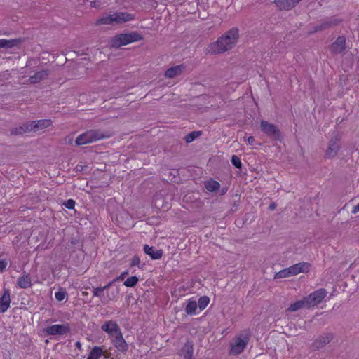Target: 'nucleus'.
Here are the masks:
<instances>
[{
    "mask_svg": "<svg viewBox=\"0 0 359 359\" xmlns=\"http://www.w3.org/2000/svg\"><path fill=\"white\" fill-rule=\"evenodd\" d=\"M239 39V30L233 27L223 34L218 39L211 43L210 50L212 53L220 54L232 49Z\"/></svg>",
    "mask_w": 359,
    "mask_h": 359,
    "instance_id": "f257e3e1",
    "label": "nucleus"
},
{
    "mask_svg": "<svg viewBox=\"0 0 359 359\" xmlns=\"http://www.w3.org/2000/svg\"><path fill=\"white\" fill-rule=\"evenodd\" d=\"M52 124L50 119H42L39 121H27L18 127L11 129V135H21L31 131H37L45 129Z\"/></svg>",
    "mask_w": 359,
    "mask_h": 359,
    "instance_id": "f03ea898",
    "label": "nucleus"
},
{
    "mask_svg": "<svg viewBox=\"0 0 359 359\" xmlns=\"http://www.w3.org/2000/svg\"><path fill=\"white\" fill-rule=\"evenodd\" d=\"M111 136L109 132H103L100 130H90L80 135L76 139V145H83L91 143Z\"/></svg>",
    "mask_w": 359,
    "mask_h": 359,
    "instance_id": "7ed1b4c3",
    "label": "nucleus"
},
{
    "mask_svg": "<svg viewBox=\"0 0 359 359\" xmlns=\"http://www.w3.org/2000/svg\"><path fill=\"white\" fill-rule=\"evenodd\" d=\"M250 332L243 330L235 339L233 342L231 344V350L229 354L237 355L241 353L250 340Z\"/></svg>",
    "mask_w": 359,
    "mask_h": 359,
    "instance_id": "20e7f679",
    "label": "nucleus"
},
{
    "mask_svg": "<svg viewBox=\"0 0 359 359\" xmlns=\"http://www.w3.org/2000/svg\"><path fill=\"white\" fill-rule=\"evenodd\" d=\"M341 135L338 131H334L327 144L325 156L328 158H334L341 149Z\"/></svg>",
    "mask_w": 359,
    "mask_h": 359,
    "instance_id": "39448f33",
    "label": "nucleus"
},
{
    "mask_svg": "<svg viewBox=\"0 0 359 359\" xmlns=\"http://www.w3.org/2000/svg\"><path fill=\"white\" fill-rule=\"evenodd\" d=\"M342 20L334 16L323 19L318 25H314L309 31V35L316 32H323L339 25Z\"/></svg>",
    "mask_w": 359,
    "mask_h": 359,
    "instance_id": "423d86ee",
    "label": "nucleus"
},
{
    "mask_svg": "<svg viewBox=\"0 0 359 359\" xmlns=\"http://www.w3.org/2000/svg\"><path fill=\"white\" fill-rule=\"evenodd\" d=\"M327 292L325 289L321 288L311 293L306 297V302H307V308L314 306L320 304L326 297Z\"/></svg>",
    "mask_w": 359,
    "mask_h": 359,
    "instance_id": "0eeeda50",
    "label": "nucleus"
},
{
    "mask_svg": "<svg viewBox=\"0 0 359 359\" xmlns=\"http://www.w3.org/2000/svg\"><path fill=\"white\" fill-rule=\"evenodd\" d=\"M261 130L269 137L273 140H279L280 137V131L278 127L266 121H262L260 123Z\"/></svg>",
    "mask_w": 359,
    "mask_h": 359,
    "instance_id": "6e6552de",
    "label": "nucleus"
},
{
    "mask_svg": "<svg viewBox=\"0 0 359 359\" xmlns=\"http://www.w3.org/2000/svg\"><path fill=\"white\" fill-rule=\"evenodd\" d=\"M71 330L69 324H55L51 326L47 327L44 331L46 332L48 335H63L68 332H69Z\"/></svg>",
    "mask_w": 359,
    "mask_h": 359,
    "instance_id": "1a4fd4ad",
    "label": "nucleus"
},
{
    "mask_svg": "<svg viewBox=\"0 0 359 359\" xmlns=\"http://www.w3.org/2000/svg\"><path fill=\"white\" fill-rule=\"evenodd\" d=\"M346 48V39L344 36H339L329 46V50L332 55H337L343 53Z\"/></svg>",
    "mask_w": 359,
    "mask_h": 359,
    "instance_id": "9d476101",
    "label": "nucleus"
},
{
    "mask_svg": "<svg viewBox=\"0 0 359 359\" xmlns=\"http://www.w3.org/2000/svg\"><path fill=\"white\" fill-rule=\"evenodd\" d=\"M334 338L332 333L327 332L323 333L318 337L312 344L314 349H320L329 344Z\"/></svg>",
    "mask_w": 359,
    "mask_h": 359,
    "instance_id": "9b49d317",
    "label": "nucleus"
},
{
    "mask_svg": "<svg viewBox=\"0 0 359 359\" xmlns=\"http://www.w3.org/2000/svg\"><path fill=\"white\" fill-rule=\"evenodd\" d=\"M112 342L114 346L121 352H126L128 346L123 337L121 330L112 337Z\"/></svg>",
    "mask_w": 359,
    "mask_h": 359,
    "instance_id": "f8f14e48",
    "label": "nucleus"
},
{
    "mask_svg": "<svg viewBox=\"0 0 359 359\" xmlns=\"http://www.w3.org/2000/svg\"><path fill=\"white\" fill-rule=\"evenodd\" d=\"M288 268L292 276H294L300 273H308L310 270L311 264L308 262H299Z\"/></svg>",
    "mask_w": 359,
    "mask_h": 359,
    "instance_id": "ddd939ff",
    "label": "nucleus"
},
{
    "mask_svg": "<svg viewBox=\"0 0 359 359\" xmlns=\"http://www.w3.org/2000/svg\"><path fill=\"white\" fill-rule=\"evenodd\" d=\"M114 22L116 24L130 21L135 18L134 15L127 12H117L112 14Z\"/></svg>",
    "mask_w": 359,
    "mask_h": 359,
    "instance_id": "4468645a",
    "label": "nucleus"
},
{
    "mask_svg": "<svg viewBox=\"0 0 359 359\" xmlns=\"http://www.w3.org/2000/svg\"><path fill=\"white\" fill-rule=\"evenodd\" d=\"M101 329L111 337L121 330L116 322L113 320L107 321L102 325Z\"/></svg>",
    "mask_w": 359,
    "mask_h": 359,
    "instance_id": "2eb2a0df",
    "label": "nucleus"
},
{
    "mask_svg": "<svg viewBox=\"0 0 359 359\" xmlns=\"http://www.w3.org/2000/svg\"><path fill=\"white\" fill-rule=\"evenodd\" d=\"M301 0H275V4L280 9L289 11L296 6Z\"/></svg>",
    "mask_w": 359,
    "mask_h": 359,
    "instance_id": "dca6fc26",
    "label": "nucleus"
},
{
    "mask_svg": "<svg viewBox=\"0 0 359 359\" xmlns=\"http://www.w3.org/2000/svg\"><path fill=\"white\" fill-rule=\"evenodd\" d=\"M11 297L8 289L4 290V294L0 297V312H6L10 306Z\"/></svg>",
    "mask_w": 359,
    "mask_h": 359,
    "instance_id": "f3484780",
    "label": "nucleus"
},
{
    "mask_svg": "<svg viewBox=\"0 0 359 359\" xmlns=\"http://www.w3.org/2000/svg\"><path fill=\"white\" fill-rule=\"evenodd\" d=\"M144 252L148 255L152 259H159L163 256L162 250H156L154 247H150L148 245H144L143 248Z\"/></svg>",
    "mask_w": 359,
    "mask_h": 359,
    "instance_id": "a211bd4d",
    "label": "nucleus"
},
{
    "mask_svg": "<svg viewBox=\"0 0 359 359\" xmlns=\"http://www.w3.org/2000/svg\"><path fill=\"white\" fill-rule=\"evenodd\" d=\"M194 345L192 341H187L181 349V355L184 359H193Z\"/></svg>",
    "mask_w": 359,
    "mask_h": 359,
    "instance_id": "6ab92c4d",
    "label": "nucleus"
},
{
    "mask_svg": "<svg viewBox=\"0 0 359 359\" xmlns=\"http://www.w3.org/2000/svg\"><path fill=\"white\" fill-rule=\"evenodd\" d=\"M18 286L22 289H26L32 285L31 278L29 275L23 273L18 279Z\"/></svg>",
    "mask_w": 359,
    "mask_h": 359,
    "instance_id": "aec40b11",
    "label": "nucleus"
},
{
    "mask_svg": "<svg viewBox=\"0 0 359 359\" xmlns=\"http://www.w3.org/2000/svg\"><path fill=\"white\" fill-rule=\"evenodd\" d=\"M48 75V70L38 71L34 75L29 77V81L31 83H37L41 81L44 80Z\"/></svg>",
    "mask_w": 359,
    "mask_h": 359,
    "instance_id": "412c9836",
    "label": "nucleus"
},
{
    "mask_svg": "<svg viewBox=\"0 0 359 359\" xmlns=\"http://www.w3.org/2000/svg\"><path fill=\"white\" fill-rule=\"evenodd\" d=\"M184 68L183 65L172 67L165 71V76L167 78H174L175 76L181 74Z\"/></svg>",
    "mask_w": 359,
    "mask_h": 359,
    "instance_id": "4be33fe9",
    "label": "nucleus"
},
{
    "mask_svg": "<svg viewBox=\"0 0 359 359\" xmlns=\"http://www.w3.org/2000/svg\"><path fill=\"white\" fill-rule=\"evenodd\" d=\"M130 43L126 34H121L116 36L112 40V46L114 47H120L123 45Z\"/></svg>",
    "mask_w": 359,
    "mask_h": 359,
    "instance_id": "5701e85b",
    "label": "nucleus"
},
{
    "mask_svg": "<svg viewBox=\"0 0 359 359\" xmlns=\"http://www.w3.org/2000/svg\"><path fill=\"white\" fill-rule=\"evenodd\" d=\"M1 48H11L14 46H17L20 45L23 39L21 38L19 39H1Z\"/></svg>",
    "mask_w": 359,
    "mask_h": 359,
    "instance_id": "b1692460",
    "label": "nucleus"
},
{
    "mask_svg": "<svg viewBox=\"0 0 359 359\" xmlns=\"http://www.w3.org/2000/svg\"><path fill=\"white\" fill-rule=\"evenodd\" d=\"M302 308H307V302H306L305 297L302 300L297 301L292 304L287 309V311H296Z\"/></svg>",
    "mask_w": 359,
    "mask_h": 359,
    "instance_id": "393cba45",
    "label": "nucleus"
},
{
    "mask_svg": "<svg viewBox=\"0 0 359 359\" xmlns=\"http://www.w3.org/2000/svg\"><path fill=\"white\" fill-rule=\"evenodd\" d=\"M103 350L101 347L95 346L90 352L87 359H99L102 355Z\"/></svg>",
    "mask_w": 359,
    "mask_h": 359,
    "instance_id": "a878e982",
    "label": "nucleus"
},
{
    "mask_svg": "<svg viewBox=\"0 0 359 359\" xmlns=\"http://www.w3.org/2000/svg\"><path fill=\"white\" fill-rule=\"evenodd\" d=\"M205 187L208 191L214 192L219 189L220 184L218 182L211 180L205 183Z\"/></svg>",
    "mask_w": 359,
    "mask_h": 359,
    "instance_id": "bb28decb",
    "label": "nucleus"
},
{
    "mask_svg": "<svg viewBox=\"0 0 359 359\" xmlns=\"http://www.w3.org/2000/svg\"><path fill=\"white\" fill-rule=\"evenodd\" d=\"M202 134L201 131H192L189 133H188L184 137V140L187 143H190L193 142L194 140H196L197 137L201 136Z\"/></svg>",
    "mask_w": 359,
    "mask_h": 359,
    "instance_id": "cd10ccee",
    "label": "nucleus"
},
{
    "mask_svg": "<svg viewBox=\"0 0 359 359\" xmlns=\"http://www.w3.org/2000/svg\"><path fill=\"white\" fill-rule=\"evenodd\" d=\"M197 309V303L195 301H189L185 308V311L189 315H192L196 313Z\"/></svg>",
    "mask_w": 359,
    "mask_h": 359,
    "instance_id": "c85d7f7f",
    "label": "nucleus"
},
{
    "mask_svg": "<svg viewBox=\"0 0 359 359\" xmlns=\"http://www.w3.org/2000/svg\"><path fill=\"white\" fill-rule=\"evenodd\" d=\"M114 23L113 16L111 15H108L100 19H97L96 21V25H110Z\"/></svg>",
    "mask_w": 359,
    "mask_h": 359,
    "instance_id": "c756f323",
    "label": "nucleus"
},
{
    "mask_svg": "<svg viewBox=\"0 0 359 359\" xmlns=\"http://www.w3.org/2000/svg\"><path fill=\"white\" fill-rule=\"evenodd\" d=\"M292 276L289 268L284 269L275 273L273 278L280 279Z\"/></svg>",
    "mask_w": 359,
    "mask_h": 359,
    "instance_id": "7c9ffc66",
    "label": "nucleus"
},
{
    "mask_svg": "<svg viewBox=\"0 0 359 359\" xmlns=\"http://www.w3.org/2000/svg\"><path fill=\"white\" fill-rule=\"evenodd\" d=\"M126 35L130 43L138 41L142 39V36L137 32L126 33Z\"/></svg>",
    "mask_w": 359,
    "mask_h": 359,
    "instance_id": "2f4dec72",
    "label": "nucleus"
},
{
    "mask_svg": "<svg viewBox=\"0 0 359 359\" xmlns=\"http://www.w3.org/2000/svg\"><path fill=\"white\" fill-rule=\"evenodd\" d=\"M138 280H139V279L137 276H131L125 280L123 285L128 287H133L135 285H136Z\"/></svg>",
    "mask_w": 359,
    "mask_h": 359,
    "instance_id": "473e14b6",
    "label": "nucleus"
},
{
    "mask_svg": "<svg viewBox=\"0 0 359 359\" xmlns=\"http://www.w3.org/2000/svg\"><path fill=\"white\" fill-rule=\"evenodd\" d=\"M210 299L207 296L201 297L198 299V307L201 310H203L209 304Z\"/></svg>",
    "mask_w": 359,
    "mask_h": 359,
    "instance_id": "72a5a7b5",
    "label": "nucleus"
},
{
    "mask_svg": "<svg viewBox=\"0 0 359 359\" xmlns=\"http://www.w3.org/2000/svg\"><path fill=\"white\" fill-rule=\"evenodd\" d=\"M138 266L141 269H142L145 266L144 263L141 264L140 259L137 255H135L131 259L130 266Z\"/></svg>",
    "mask_w": 359,
    "mask_h": 359,
    "instance_id": "f704fd0d",
    "label": "nucleus"
},
{
    "mask_svg": "<svg viewBox=\"0 0 359 359\" xmlns=\"http://www.w3.org/2000/svg\"><path fill=\"white\" fill-rule=\"evenodd\" d=\"M55 296L57 301H62L67 297V293L65 290L61 289L55 292Z\"/></svg>",
    "mask_w": 359,
    "mask_h": 359,
    "instance_id": "c9c22d12",
    "label": "nucleus"
},
{
    "mask_svg": "<svg viewBox=\"0 0 359 359\" xmlns=\"http://www.w3.org/2000/svg\"><path fill=\"white\" fill-rule=\"evenodd\" d=\"M231 163L238 169H241L242 163L241 159L236 155H233L231 157Z\"/></svg>",
    "mask_w": 359,
    "mask_h": 359,
    "instance_id": "e433bc0d",
    "label": "nucleus"
},
{
    "mask_svg": "<svg viewBox=\"0 0 359 359\" xmlns=\"http://www.w3.org/2000/svg\"><path fill=\"white\" fill-rule=\"evenodd\" d=\"M116 297V294L114 292H109L107 291L106 296L104 295L102 302L108 303L111 300H113Z\"/></svg>",
    "mask_w": 359,
    "mask_h": 359,
    "instance_id": "4c0bfd02",
    "label": "nucleus"
},
{
    "mask_svg": "<svg viewBox=\"0 0 359 359\" xmlns=\"http://www.w3.org/2000/svg\"><path fill=\"white\" fill-rule=\"evenodd\" d=\"M93 297H100L102 295L104 296V290L102 289V287H93Z\"/></svg>",
    "mask_w": 359,
    "mask_h": 359,
    "instance_id": "58836bf2",
    "label": "nucleus"
},
{
    "mask_svg": "<svg viewBox=\"0 0 359 359\" xmlns=\"http://www.w3.org/2000/svg\"><path fill=\"white\" fill-rule=\"evenodd\" d=\"M63 205L68 209H73L75 206V201L73 199H69Z\"/></svg>",
    "mask_w": 359,
    "mask_h": 359,
    "instance_id": "ea45409f",
    "label": "nucleus"
},
{
    "mask_svg": "<svg viewBox=\"0 0 359 359\" xmlns=\"http://www.w3.org/2000/svg\"><path fill=\"white\" fill-rule=\"evenodd\" d=\"M8 262L6 259H0V272H3L7 266Z\"/></svg>",
    "mask_w": 359,
    "mask_h": 359,
    "instance_id": "a19ab883",
    "label": "nucleus"
},
{
    "mask_svg": "<svg viewBox=\"0 0 359 359\" xmlns=\"http://www.w3.org/2000/svg\"><path fill=\"white\" fill-rule=\"evenodd\" d=\"M116 279H114L112 281L109 282L107 285H106L105 286L102 287V289L104 290H107L108 291V289L114 284V282H116Z\"/></svg>",
    "mask_w": 359,
    "mask_h": 359,
    "instance_id": "79ce46f5",
    "label": "nucleus"
},
{
    "mask_svg": "<svg viewBox=\"0 0 359 359\" xmlns=\"http://www.w3.org/2000/svg\"><path fill=\"white\" fill-rule=\"evenodd\" d=\"M128 274V271L123 272L118 278H116V280H123L126 276Z\"/></svg>",
    "mask_w": 359,
    "mask_h": 359,
    "instance_id": "37998d69",
    "label": "nucleus"
},
{
    "mask_svg": "<svg viewBox=\"0 0 359 359\" xmlns=\"http://www.w3.org/2000/svg\"><path fill=\"white\" fill-rule=\"evenodd\" d=\"M359 212V203H358V205H355V206L353 208V209H352V210H351V213H352V214H356V213H357V212Z\"/></svg>",
    "mask_w": 359,
    "mask_h": 359,
    "instance_id": "c03bdc74",
    "label": "nucleus"
},
{
    "mask_svg": "<svg viewBox=\"0 0 359 359\" xmlns=\"http://www.w3.org/2000/svg\"><path fill=\"white\" fill-rule=\"evenodd\" d=\"M255 142V138L254 137L252 136H250L248 138V142L250 145H252Z\"/></svg>",
    "mask_w": 359,
    "mask_h": 359,
    "instance_id": "a18cd8bd",
    "label": "nucleus"
},
{
    "mask_svg": "<svg viewBox=\"0 0 359 359\" xmlns=\"http://www.w3.org/2000/svg\"><path fill=\"white\" fill-rule=\"evenodd\" d=\"M276 207V205L275 203H273L270 204V205H269V208L271 210H275Z\"/></svg>",
    "mask_w": 359,
    "mask_h": 359,
    "instance_id": "49530a36",
    "label": "nucleus"
},
{
    "mask_svg": "<svg viewBox=\"0 0 359 359\" xmlns=\"http://www.w3.org/2000/svg\"><path fill=\"white\" fill-rule=\"evenodd\" d=\"M76 347L77 348H79V349H81V344L79 341H77V342L76 343Z\"/></svg>",
    "mask_w": 359,
    "mask_h": 359,
    "instance_id": "de8ad7c7",
    "label": "nucleus"
},
{
    "mask_svg": "<svg viewBox=\"0 0 359 359\" xmlns=\"http://www.w3.org/2000/svg\"><path fill=\"white\" fill-rule=\"evenodd\" d=\"M226 189H222V191L221 194H222V195L226 193Z\"/></svg>",
    "mask_w": 359,
    "mask_h": 359,
    "instance_id": "09e8293b",
    "label": "nucleus"
},
{
    "mask_svg": "<svg viewBox=\"0 0 359 359\" xmlns=\"http://www.w3.org/2000/svg\"><path fill=\"white\" fill-rule=\"evenodd\" d=\"M91 6H95V1H92V2H91Z\"/></svg>",
    "mask_w": 359,
    "mask_h": 359,
    "instance_id": "8fccbe9b",
    "label": "nucleus"
}]
</instances>
